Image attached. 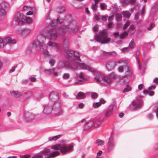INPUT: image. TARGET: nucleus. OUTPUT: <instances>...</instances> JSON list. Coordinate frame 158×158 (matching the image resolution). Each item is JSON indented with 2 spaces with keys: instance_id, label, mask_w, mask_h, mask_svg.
Wrapping results in <instances>:
<instances>
[{
  "instance_id": "f257e3e1",
  "label": "nucleus",
  "mask_w": 158,
  "mask_h": 158,
  "mask_svg": "<svg viewBox=\"0 0 158 158\" xmlns=\"http://www.w3.org/2000/svg\"><path fill=\"white\" fill-rule=\"evenodd\" d=\"M65 51L68 59L70 61L71 64L68 62H65L64 64L65 67L68 68H72L76 70L82 69L88 70L91 72L94 71L93 69L89 67L88 65L80 63L81 60L78 53H75L68 49H65Z\"/></svg>"
},
{
  "instance_id": "2eb2a0df",
  "label": "nucleus",
  "mask_w": 158,
  "mask_h": 158,
  "mask_svg": "<svg viewBox=\"0 0 158 158\" xmlns=\"http://www.w3.org/2000/svg\"><path fill=\"white\" fill-rule=\"evenodd\" d=\"M56 104H58V108H57V112L56 113V114L57 115H59L63 113L64 110L61 108L59 102H57L56 103V104L54 105L55 107L57 106Z\"/></svg>"
},
{
  "instance_id": "2f4dec72",
  "label": "nucleus",
  "mask_w": 158,
  "mask_h": 158,
  "mask_svg": "<svg viewBox=\"0 0 158 158\" xmlns=\"http://www.w3.org/2000/svg\"><path fill=\"white\" fill-rule=\"evenodd\" d=\"M123 15L124 17L127 18H129L131 15V14L129 12L127 11L124 12Z\"/></svg>"
},
{
  "instance_id": "8fccbe9b",
  "label": "nucleus",
  "mask_w": 158,
  "mask_h": 158,
  "mask_svg": "<svg viewBox=\"0 0 158 158\" xmlns=\"http://www.w3.org/2000/svg\"><path fill=\"white\" fill-rule=\"evenodd\" d=\"M144 85L142 84H140L138 86V89L139 91L141 90L144 87Z\"/></svg>"
},
{
  "instance_id": "774afa93",
  "label": "nucleus",
  "mask_w": 158,
  "mask_h": 158,
  "mask_svg": "<svg viewBox=\"0 0 158 158\" xmlns=\"http://www.w3.org/2000/svg\"><path fill=\"white\" fill-rule=\"evenodd\" d=\"M95 19L97 20H99L100 19V18L99 17V15H95Z\"/></svg>"
},
{
  "instance_id": "dca6fc26",
  "label": "nucleus",
  "mask_w": 158,
  "mask_h": 158,
  "mask_svg": "<svg viewBox=\"0 0 158 158\" xmlns=\"http://www.w3.org/2000/svg\"><path fill=\"white\" fill-rule=\"evenodd\" d=\"M49 97L50 99L52 100L53 102H54L55 100H57L58 99L57 93L55 92L51 93Z\"/></svg>"
},
{
  "instance_id": "6ab92c4d",
  "label": "nucleus",
  "mask_w": 158,
  "mask_h": 158,
  "mask_svg": "<svg viewBox=\"0 0 158 158\" xmlns=\"http://www.w3.org/2000/svg\"><path fill=\"white\" fill-rule=\"evenodd\" d=\"M94 124L93 121L87 122L85 125V129H87L94 127Z\"/></svg>"
},
{
  "instance_id": "39448f33",
  "label": "nucleus",
  "mask_w": 158,
  "mask_h": 158,
  "mask_svg": "<svg viewBox=\"0 0 158 158\" xmlns=\"http://www.w3.org/2000/svg\"><path fill=\"white\" fill-rule=\"evenodd\" d=\"M46 35L44 34H39L38 35L36 40H34L32 44L33 46L36 47L39 46L40 47L42 46L45 47L46 46L45 43Z\"/></svg>"
},
{
  "instance_id": "338daca9",
  "label": "nucleus",
  "mask_w": 158,
  "mask_h": 158,
  "mask_svg": "<svg viewBox=\"0 0 158 158\" xmlns=\"http://www.w3.org/2000/svg\"><path fill=\"white\" fill-rule=\"evenodd\" d=\"M156 88V86L154 85H152L149 87L148 89L154 90Z\"/></svg>"
},
{
  "instance_id": "603ef678",
  "label": "nucleus",
  "mask_w": 158,
  "mask_h": 158,
  "mask_svg": "<svg viewBox=\"0 0 158 158\" xmlns=\"http://www.w3.org/2000/svg\"><path fill=\"white\" fill-rule=\"evenodd\" d=\"M97 4L96 3H95L92 6V9L93 10H97L98 8Z\"/></svg>"
},
{
  "instance_id": "423d86ee",
  "label": "nucleus",
  "mask_w": 158,
  "mask_h": 158,
  "mask_svg": "<svg viewBox=\"0 0 158 158\" xmlns=\"http://www.w3.org/2000/svg\"><path fill=\"white\" fill-rule=\"evenodd\" d=\"M125 63V61L123 60L118 61L117 62H116L114 64L113 62H111L107 64L106 65V68L109 71V68L110 69H112L114 68V65L116 66L118 65L119 64H121V65L118 68V71L119 73H122L123 72L124 69L127 68V67L125 65L123 64Z\"/></svg>"
},
{
  "instance_id": "6e6d98bb",
  "label": "nucleus",
  "mask_w": 158,
  "mask_h": 158,
  "mask_svg": "<svg viewBox=\"0 0 158 158\" xmlns=\"http://www.w3.org/2000/svg\"><path fill=\"white\" fill-rule=\"evenodd\" d=\"M32 82H35L36 80V79L33 77L31 76L29 78Z\"/></svg>"
},
{
  "instance_id": "412c9836",
  "label": "nucleus",
  "mask_w": 158,
  "mask_h": 158,
  "mask_svg": "<svg viewBox=\"0 0 158 158\" xmlns=\"http://www.w3.org/2000/svg\"><path fill=\"white\" fill-rule=\"evenodd\" d=\"M41 52L45 55H48V51L46 46L45 47L42 46L40 47Z\"/></svg>"
},
{
  "instance_id": "bb28decb",
  "label": "nucleus",
  "mask_w": 158,
  "mask_h": 158,
  "mask_svg": "<svg viewBox=\"0 0 158 158\" xmlns=\"http://www.w3.org/2000/svg\"><path fill=\"white\" fill-rule=\"evenodd\" d=\"M143 93L144 94H148L150 96H152L154 94V92L153 91H150L148 90H144L143 91Z\"/></svg>"
},
{
  "instance_id": "c9c22d12",
  "label": "nucleus",
  "mask_w": 158,
  "mask_h": 158,
  "mask_svg": "<svg viewBox=\"0 0 158 158\" xmlns=\"http://www.w3.org/2000/svg\"><path fill=\"white\" fill-rule=\"evenodd\" d=\"M131 87L130 86L128 85H127L125 88L123 90V92H129L131 90Z\"/></svg>"
},
{
  "instance_id": "f704fd0d",
  "label": "nucleus",
  "mask_w": 158,
  "mask_h": 158,
  "mask_svg": "<svg viewBox=\"0 0 158 158\" xmlns=\"http://www.w3.org/2000/svg\"><path fill=\"white\" fill-rule=\"evenodd\" d=\"M60 137V135L55 136L53 137H51L49 138L48 141H51L52 140H56Z\"/></svg>"
},
{
  "instance_id": "e433bc0d",
  "label": "nucleus",
  "mask_w": 158,
  "mask_h": 158,
  "mask_svg": "<svg viewBox=\"0 0 158 158\" xmlns=\"http://www.w3.org/2000/svg\"><path fill=\"white\" fill-rule=\"evenodd\" d=\"M129 46L131 48H133L135 47V44L133 39H132L129 43Z\"/></svg>"
},
{
  "instance_id": "5fc2aeb1",
  "label": "nucleus",
  "mask_w": 158,
  "mask_h": 158,
  "mask_svg": "<svg viewBox=\"0 0 158 158\" xmlns=\"http://www.w3.org/2000/svg\"><path fill=\"white\" fill-rule=\"evenodd\" d=\"M139 12H137L135 16V20H138L139 19Z\"/></svg>"
},
{
  "instance_id": "4468645a",
  "label": "nucleus",
  "mask_w": 158,
  "mask_h": 158,
  "mask_svg": "<svg viewBox=\"0 0 158 158\" xmlns=\"http://www.w3.org/2000/svg\"><path fill=\"white\" fill-rule=\"evenodd\" d=\"M5 41L8 44L12 45L16 43V41L12 40L11 37L10 36H7L5 38Z\"/></svg>"
},
{
  "instance_id": "e2e57ef3",
  "label": "nucleus",
  "mask_w": 158,
  "mask_h": 158,
  "mask_svg": "<svg viewBox=\"0 0 158 158\" xmlns=\"http://www.w3.org/2000/svg\"><path fill=\"white\" fill-rule=\"evenodd\" d=\"M154 26V24L153 23H151L150 25V27H148L147 29L148 30H150L152 27Z\"/></svg>"
},
{
  "instance_id": "7ed1b4c3",
  "label": "nucleus",
  "mask_w": 158,
  "mask_h": 158,
  "mask_svg": "<svg viewBox=\"0 0 158 158\" xmlns=\"http://www.w3.org/2000/svg\"><path fill=\"white\" fill-rule=\"evenodd\" d=\"M94 79L96 80L97 82L101 83L104 84H107L112 82L111 79L109 76H103L100 73L95 74Z\"/></svg>"
},
{
  "instance_id": "49530a36",
  "label": "nucleus",
  "mask_w": 158,
  "mask_h": 158,
  "mask_svg": "<svg viewBox=\"0 0 158 158\" xmlns=\"http://www.w3.org/2000/svg\"><path fill=\"white\" fill-rule=\"evenodd\" d=\"M69 75L68 73H64L63 76V78L65 79H67L69 77Z\"/></svg>"
},
{
  "instance_id": "864d4df0",
  "label": "nucleus",
  "mask_w": 158,
  "mask_h": 158,
  "mask_svg": "<svg viewBox=\"0 0 158 158\" xmlns=\"http://www.w3.org/2000/svg\"><path fill=\"white\" fill-rule=\"evenodd\" d=\"M55 62V60H53V59L50 60L49 62V63L52 66H53Z\"/></svg>"
},
{
  "instance_id": "4be33fe9",
  "label": "nucleus",
  "mask_w": 158,
  "mask_h": 158,
  "mask_svg": "<svg viewBox=\"0 0 158 158\" xmlns=\"http://www.w3.org/2000/svg\"><path fill=\"white\" fill-rule=\"evenodd\" d=\"M113 109L112 108H110L107 110L105 118H108L113 113Z\"/></svg>"
},
{
  "instance_id": "f3484780",
  "label": "nucleus",
  "mask_w": 158,
  "mask_h": 158,
  "mask_svg": "<svg viewBox=\"0 0 158 158\" xmlns=\"http://www.w3.org/2000/svg\"><path fill=\"white\" fill-rule=\"evenodd\" d=\"M94 122V127H97L101 125L103 122V120L102 119H97L96 120H93Z\"/></svg>"
},
{
  "instance_id": "cd10ccee",
  "label": "nucleus",
  "mask_w": 158,
  "mask_h": 158,
  "mask_svg": "<svg viewBox=\"0 0 158 158\" xmlns=\"http://www.w3.org/2000/svg\"><path fill=\"white\" fill-rule=\"evenodd\" d=\"M96 143L98 146H102L104 145V142L102 140L100 139H98L96 141Z\"/></svg>"
},
{
  "instance_id": "09e8293b",
  "label": "nucleus",
  "mask_w": 158,
  "mask_h": 158,
  "mask_svg": "<svg viewBox=\"0 0 158 158\" xmlns=\"http://www.w3.org/2000/svg\"><path fill=\"white\" fill-rule=\"evenodd\" d=\"M4 46V44L3 42V40L0 38V48H3Z\"/></svg>"
},
{
  "instance_id": "79ce46f5",
  "label": "nucleus",
  "mask_w": 158,
  "mask_h": 158,
  "mask_svg": "<svg viewBox=\"0 0 158 158\" xmlns=\"http://www.w3.org/2000/svg\"><path fill=\"white\" fill-rule=\"evenodd\" d=\"M91 97L93 98H96L98 97V94L95 92H91Z\"/></svg>"
},
{
  "instance_id": "5701e85b",
  "label": "nucleus",
  "mask_w": 158,
  "mask_h": 158,
  "mask_svg": "<svg viewBox=\"0 0 158 158\" xmlns=\"http://www.w3.org/2000/svg\"><path fill=\"white\" fill-rule=\"evenodd\" d=\"M6 14V12L3 8H0V17H2L5 16Z\"/></svg>"
},
{
  "instance_id": "0e129e2a",
  "label": "nucleus",
  "mask_w": 158,
  "mask_h": 158,
  "mask_svg": "<svg viewBox=\"0 0 158 158\" xmlns=\"http://www.w3.org/2000/svg\"><path fill=\"white\" fill-rule=\"evenodd\" d=\"M154 26V24L153 23H151L150 25V27H148L147 29L148 30H150L152 27Z\"/></svg>"
},
{
  "instance_id": "f03ea898",
  "label": "nucleus",
  "mask_w": 158,
  "mask_h": 158,
  "mask_svg": "<svg viewBox=\"0 0 158 158\" xmlns=\"http://www.w3.org/2000/svg\"><path fill=\"white\" fill-rule=\"evenodd\" d=\"M61 22L60 21L59 19H57L56 20L53 21L51 24L52 28L48 32V35L51 40H55L56 39L58 36L57 33H62L69 32L70 34L75 33L78 30L77 27H76L75 23L74 22L71 23L68 25H66L58 29L56 28L55 26L58 24H60Z\"/></svg>"
},
{
  "instance_id": "58836bf2",
  "label": "nucleus",
  "mask_w": 158,
  "mask_h": 158,
  "mask_svg": "<svg viewBox=\"0 0 158 158\" xmlns=\"http://www.w3.org/2000/svg\"><path fill=\"white\" fill-rule=\"evenodd\" d=\"M109 77L112 80V79L117 77V75L114 72H112L111 73Z\"/></svg>"
},
{
  "instance_id": "c756f323",
  "label": "nucleus",
  "mask_w": 158,
  "mask_h": 158,
  "mask_svg": "<svg viewBox=\"0 0 158 158\" xmlns=\"http://www.w3.org/2000/svg\"><path fill=\"white\" fill-rule=\"evenodd\" d=\"M32 94L31 91H28L25 92L24 94V96L26 98H29L32 96Z\"/></svg>"
},
{
  "instance_id": "4d7b16f0",
  "label": "nucleus",
  "mask_w": 158,
  "mask_h": 158,
  "mask_svg": "<svg viewBox=\"0 0 158 158\" xmlns=\"http://www.w3.org/2000/svg\"><path fill=\"white\" fill-rule=\"evenodd\" d=\"M77 77H80L82 80L85 79L82 73H81L79 75L77 76Z\"/></svg>"
},
{
  "instance_id": "4c0bfd02",
  "label": "nucleus",
  "mask_w": 158,
  "mask_h": 158,
  "mask_svg": "<svg viewBox=\"0 0 158 158\" xmlns=\"http://www.w3.org/2000/svg\"><path fill=\"white\" fill-rule=\"evenodd\" d=\"M102 105L101 102H98L96 103H94L93 104V106L94 108H97Z\"/></svg>"
},
{
  "instance_id": "b1692460",
  "label": "nucleus",
  "mask_w": 158,
  "mask_h": 158,
  "mask_svg": "<svg viewBox=\"0 0 158 158\" xmlns=\"http://www.w3.org/2000/svg\"><path fill=\"white\" fill-rule=\"evenodd\" d=\"M125 73L126 76H130L132 75V72L131 69L127 67L126 68V71L125 72Z\"/></svg>"
},
{
  "instance_id": "a878e982",
  "label": "nucleus",
  "mask_w": 158,
  "mask_h": 158,
  "mask_svg": "<svg viewBox=\"0 0 158 158\" xmlns=\"http://www.w3.org/2000/svg\"><path fill=\"white\" fill-rule=\"evenodd\" d=\"M61 146L59 144H57L54 145H53L52 146V149H54L56 150H60V152H61V149L62 148Z\"/></svg>"
},
{
  "instance_id": "ea45409f",
  "label": "nucleus",
  "mask_w": 158,
  "mask_h": 158,
  "mask_svg": "<svg viewBox=\"0 0 158 158\" xmlns=\"http://www.w3.org/2000/svg\"><path fill=\"white\" fill-rule=\"evenodd\" d=\"M135 28L133 25H131L130 27V28L129 30V31H131V34H133L135 32Z\"/></svg>"
},
{
  "instance_id": "f8f14e48",
  "label": "nucleus",
  "mask_w": 158,
  "mask_h": 158,
  "mask_svg": "<svg viewBox=\"0 0 158 158\" xmlns=\"http://www.w3.org/2000/svg\"><path fill=\"white\" fill-rule=\"evenodd\" d=\"M47 45L49 47H52L54 48L56 50H59L60 49V45L55 42H54L51 41H49L47 43Z\"/></svg>"
},
{
  "instance_id": "c03bdc74",
  "label": "nucleus",
  "mask_w": 158,
  "mask_h": 158,
  "mask_svg": "<svg viewBox=\"0 0 158 158\" xmlns=\"http://www.w3.org/2000/svg\"><path fill=\"white\" fill-rule=\"evenodd\" d=\"M130 24V21H127L123 27V29H125L127 28L129 25Z\"/></svg>"
},
{
  "instance_id": "7c9ffc66",
  "label": "nucleus",
  "mask_w": 158,
  "mask_h": 158,
  "mask_svg": "<svg viewBox=\"0 0 158 158\" xmlns=\"http://www.w3.org/2000/svg\"><path fill=\"white\" fill-rule=\"evenodd\" d=\"M154 110L156 113V115L158 119V103L154 104Z\"/></svg>"
},
{
  "instance_id": "a18cd8bd",
  "label": "nucleus",
  "mask_w": 158,
  "mask_h": 158,
  "mask_svg": "<svg viewBox=\"0 0 158 158\" xmlns=\"http://www.w3.org/2000/svg\"><path fill=\"white\" fill-rule=\"evenodd\" d=\"M19 158H30L31 156L30 155H20Z\"/></svg>"
},
{
  "instance_id": "a19ab883",
  "label": "nucleus",
  "mask_w": 158,
  "mask_h": 158,
  "mask_svg": "<svg viewBox=\"0 0 158 158\" xmlns=\"http://www.w3.org/2000/svg\"><path fill=\"white\" fill-rule=\"evenodd\" d=\"M65 8L64 6H61L58 7V12L61 13L65 10Z\"/></svg>"
},
{
  "instance_id": "3c124183",
  "label": "nucleus",
  "mask_w": 158,
  "mask_h": 158,
  "mask_svg": "<svg viewBox=\"0 0 158 158\" xmlns=\"http://www.w3.org/2000/svg\"><path fill=\"white\" fill-rule=\"evenodd\" d=\"M108 17V15H104L102 17V19L103 21H106L107 20Z\"/></svg>"
},
{
  "instance_id": "ddd939ff",
  "label": "nucleus",
  "mask_w": 158,
  "mask_h": 158,
  "mask_svg": "<svg viewBox=\"0 0 158 158\" xmlns=\"http://www.w3.org/2000/svg\"><path fill=\"white\" fill-rule=\"evenodd\" d=\"M114 146L115 145L113 139L110 138L108 141L107 144L108 151H111L114 147Z\"/></svg>"
},
{
  "instance_id": "de8ad7c7",
  "label": "nucleus",
  "mask_w": 158,
  "mask_h": 158,
  "mask_svg": "<svg viewBox=\"0 0 158 158\" xmlns=\"http://www.w3.org/2000/svg\"><path fill=\"white\" fill-rule=\"evenodd\" d=\"M136 60L138 63V64L139 66V69L140 70L141 69V64L140 63L139 59V57H137L136 58Z\"/></svg>"
},
{
  "instance_id": "69168bd1",
  "label": "nucleus",
  "mask_w": 158,
  "mask_h": 158,
  "mask_svg": "<svg viewBox=\"0 0 158 158\" xmlns=\"http://www.w3.org/2000/svg\"><path fill=\"white\" fill-rule=\"evenodd\" d=\"M114 18V15H112L109 17L108 19V20L109 22H111L113 19Z\"/></svg>"
},
{
  "instance_id": "473e14b6",
  "label": "nucleus",
  "mask_w": 158,
  "mask_h": 158,
  "mask_svg": "<svg viewBox=\"0 0 158 158\" xmlns=\"http://www.w3.org/2000/svg\"><path fill=\"white\" fill-rule=\"evenodd\" d=\"M43 155L40 153H38L32 156L31 158H43Z\"/></svg>"
},
{
  "instance_id": "393cba45",
  "label": "nucleus",
  "mask_w": 158,
  "mask_h": 158,
  "mask_svg": "<svg viewBox=\"0 0 158 158\" xmlns=\"http://www.w3.org/2000/svg\"><path fill=\"white\" fill-rule=\"evenodd\" d=\"M10 93L12 95L17 98L21 96L20 93L17 91H10Z\"/></svg>"
},
{
  "instance_id": "20e7f679",
  "label": "nucleus",
  "mask_w": 158,
  "mask_h": 158,
  "mask_svg": "<svg viewBox=\"0 0 158 158\" xmlns=\"http://www.w3.org/2000/svg\"><path fill=\"white\" fill-rule=\"evenodd\" d=\"M96 40L98 42L102 44L107 43L110 41L111 39L108 37L107 34L105 30L100 32L99 35H96Z\"/></svg>"
},
{
  "instance_id": "c85d7f7f",
  "label": "nucleus",
  "mask_w": 158,
  "mask_h": 158,
  "mask_svg": "<svg viewBox=\"0 0 158 158\" xmlns=\"http://www.w3.org/2000/svg\"><path fill=\"white\" fill-rule=\"evenodd\" d=\"M115 18L117 21H120L122 20V16L121 14L117 13L115 15Z\"/></svg>"
},
{
  "instance_id": "72a5a7b5",
  "label": "nucleus",
  "mask_w": 158,
  "mask_h": 158,
  "mask_svg": "<svg viewBox=\"0 0 158 158\" xmlns=\"http://www.w3.org/2000/svg\"><path fill=\"white\" fill-rule=\"evenodd\" d=\"M128 35V33L126 31H124L120 35V38L121 39H123L126 37Z\"/></svg>"
},
{
  "instance_id": "9b49d317",
  "label": "nucleus",
  "mask_w": 158,
  "mask_h": 158,
  "mask_svg": "<svg viewBox=\"0 0 158 158\" xmlns=\"http://www.w3.org/2000/svg\"><path fill=\"white\" fill-rule=\"evenodd\" d=\"M52 106L46 105L44 106L43 112L44 114L49 115L52 112Z\"/></svg>"
},
{
  "instance_id": "13d9d810",
  "label": "nucleus",
  "mask_w": 158,
  "mask_h": 158,
  "mask_svg": "<svg viewBox=\"0 0 158 158\" xmlns=\"http://www.w3.org/2000/svg\"><path fill=\"white\" fill-rule=\"evenodd\" d=\"M24 31L25 33L28 34L30 32L31 30L28 28L25 29H24Z\"/></svg>"
},
{
  "instance_id": "37998d69",
  "label": "nucleus",
  "mask_w": 158,
  "mask_h": 158,
  "mask_svg": "<svg viewBox=\"0 0 158 158\" xmlns=\"http://www.w3.org/2000/svg\"><path fill=\"white\" fill-rule=\"evenodd\" d=\"M107 6L105 3H102L100 5V7L101 10H103Z\"/></svg>"
},
{
  "instance_id": "0eeeda50",
  "label": "nucleus",
  "mask_w": 158,
  "mask_h": 158,
  "mask_svg": "<svg viewBox=\"0 0 158 158\" xmlns=\"http://www.w3.org/2000/svg\"><path fill=\"white\" fill-rule=\"evenodd\" d=\"M19 16L20 15L19 14H17L14 18V20L17 24L20 25L26 22L29 23L32 22L31 19L29 17L22 18L21 20H20V18H19Z\"/></svg>"
},
{
  "instance_id": "a211bd4d",
  "label": "nucleus",
  "mask_w": 158,
  "mask_h": 158,
  "mask_svg": "<svg viewBox=\"0 0 158 158\" xmlns=\"http://www.w3.org/2000/svg\"><path fill=\"white\" fill-rule=\"evenodd\" d=\"M47 73L50 75H53L54 76H57L58 75V73L56 71L55 69L47 70L46 71Z\"/></svg>"
},
{
  "instance_id": "1a4fd4ad",
  "label": "nucleus",
  "mask_w": 158,
  "mask_h": 158,
  "mask_svg": "<svg viewBox=\"0 0 158 158\" xmlns=\"http://www.w3.org/2000/svg\"><path fill=\"white\" fill-rule=\"evenodd\" d=\"M74 144L73 143H71L69 145H64L62 146L61 149V152L63 153L70 152L73 150Z\"/></svg>"
},
{
  "instance_id": "6e6552de",
  "label": "nucleus",
  "mask_w": 158,
  "mask_h": 158,
  "mask_svg": "<svg viewBox=\"0 0 158 158\" xmlns=\"http://www.w3.org/2000/svg\"><path fill=\"white\" fill-rule=\"evenodd\" d=\"M40 154L48 158H52L59 155L60 153L59 151L52 152L49 149H46L42 151Z\"/></svg>"
},
{
  "instance_id": "bf43d9fd",
  "label": "nucleus",
  "mask_w": 158,
  "mask_h": 158,
  "mask_svg": "<svg viewBox=\"0 0 158 158\" xmlns=\"http://www.w3.org/2000/svg\"><path fill=\"white\" fill-rule=\"evenodd\" d=\"M16 67L15 66H13L12 68L10 70V73H12L13 72H14L15 71Z\"/></svg>"
},
{
  "instance_id": "9d476101",
  "label": "nucleus",
  "mask_w": 158,
  "mask_h": 158,
  "mask_svg": "<svg viewBox=\"0 0 158 158\" xmlns=\"http://www.w3.org/2000/svg\"><path fill=\"white\" fill-rule=\"evenodd\" d=\"M138 98L137 99V100ZM139 100L137 101L136 102L133 101L132 102V105L134 108L135 109L139 108L141 107L142 105V100L140 98H139Z\"/></svg>"
},
{
  "instance_id": "680f3d73",
  "label": "nucleus",
  "mask_w": 158,
  "mask_h": 158,
  "mask_svg": "<svg viewBox=\"0 0 158 158\" xmlns=\"http://www.w3.org/2000/svg\"><path fill=\"white\" fill-rule=\"evenodd\" d=\"M154 26V24L153 23H151L150 25V27H148L147 29L148 30H150L152 27Z\"/></svg>"
},
{
  "instance_id": "aec40b11",
  "label": "nucleus",
  "mask_w": 158,
  "mask_h": 158,
  "mask_svg": "<svg viewBox=\"0 0 158 158\" xmlns=\"http://www.w3.org/2000/svg\"><path fill=\"white\" fill-rule=\"evenodd\" d=\"M86 95L85 94L81 92H79L77 94V99H81L85 98Z\"/></svg>"
},
{
  "instance_id": "052dcab7",
  "label": "nucleus",
  "mask_w": 158,
  "mask_h": 158,
  "mask_svg": "<svg viewBox=\"0 0 158 158\" xmlns=\"http://www.w3.org/2000/svg\"><path fill=\"white\" fill-rule=\"evenodd\" d=\"M154 26V24L153 23H151L150 25V27H148L147 29L148 30H150L152 27Z\"/></svg>"
}]
</instances>
